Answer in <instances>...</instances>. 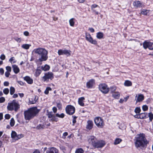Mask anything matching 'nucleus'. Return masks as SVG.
Here are the masks:
<instances>
[{"mask_svg":"<svg viewBox=\"0 0 153 153\" xmlns=\"http://www.w3.org/2000/svg\"><path fill=\"white\" fill-rule=\"evenodd\" d=\"M134 141L135 146L138 149L146 147L147 143L145 134H143L136 135Z\"/></svg>","mask_w":153,"mask_h":153,"instance_id":"obj_1","label":"nucleus"},{"mask_svg":"<svg viewBox=\"0 0 153 153\" xmlns=\"http://www.w3.org/2000/svg\"><path fill=\"white\" fill-rule=\"evenodd\" d=\"M33 52L39 56V61L40 62L46 61L48 59V51L44 48H38L34 49Z\"/></svg>","mask_w":153,"mask_h":153,"instance_id":"obj_2","label":"nucleus"},{"mask_svg":"<svg viewBox=\"0 0 153 153\" xmlns=\"http://www.w3.org/2000/svg\"><path fill=\"white\" fill-rule=\"evenodd\" d=\"M39 111L37 107H34L29 108L24 112L25 119L29 120L33 118Z\"/></svg>","mask_w":153,"mask_h":153,"instance_id":"obj_3","label":"nucleus"},{"mask_svg":"<svg viewBox=\"0 0 153 153\" xmlns=\"http://www.w3.org/2000/svg\"><path fill=\"white\" fill-rule=\"evenodd\" d=\"M20 106L18 102H17L15 100H13L11 102L8 103L7 108L9 111L14 110L16 112L20 108Z\"/></svg>","mask_w":153,"mask_h":153,"instance_id":"obj_4","label":"nucleus"},{"mask_svg":"<svg viewBox=\"0 0 153 153\" xmlns=\"http://www.w3.org/2000/svg\"><path fill=\"white\" fill-rule=\"evenodd\" d=\"M94 123L97 127L102 128L105 125L103 120L100 117H97L94 119Z\"/></svg>","mask_w":153,"mask_h":153,"instance_id":"obj_5","label":"nucleus"},{"mask_svg":"<svg viewBox=\"0 0 153 153\" xmlns=\"http://www.w3.org/2000/svg\"><path fill=\"white\" fill-rule=\"evenodd\" d=\"M53 78V73L48 72L45 74V75L42 77V79L44 82H48L49 79L52 80Z\"/></svg>","mask_w":153,"mask_h":153,"instance_id":"obj_6","label":"nucleus"},{"mask_svg":"<svg viewBox=\"0 0 153 153\" xmlns=\"http://www.w3.org/2000/svg\"><path fill=\"white\" fill-rule=\"evenodd\" d=\"M65 110L67 114L71 115L74 113L75 108L73 106L69 105L66 107Z\"/></svg>","mask_w":153,"mask_h":153,"instance_id":"obj_7","label":"nucleus"},{"mask_svg":"<svg viewBox=\"0 0 153 153\" xmlns=\"http://www.w3.org/2000/svg\"><path fill=\"white\" fill-rule=\"evenodd\" d=\"M99 88L100 90L104 94L107 93L109 91V88H108L107 85L104 84L100 85Z\"/></svg>","mask_w":153,"mask_h":153,"instance_id":"obj_8","label":"nucleus"},{"mask_svg":"<svg viewBox=\"0 0 153 153\" xmlns=\"http://www.w3.org/2000/svg\"><path fill=\"white\" fill-rule=\"evenodd\" d=\"M71 51L67 49H59L58 51V53L59 55H65L67 56L71 55Z\"/></svg>","mask_w":153,"mask_h":153,"instance_id":"obj_9","label":"nucleus"},{"mask_svg":"<svg viewBox=\"0 0 153 153\" xmlns=\"http://www.w3.org/2000/svg\"><path fill=\"white\" fill-rule=\"evenodd\" d=\"M143 45L145 49L148 48L149 50H153V42L145 41L143 43Z\"/></svg>","mask_w":153,"mask_h":153,"instance_id":"obj_10","label":"nucleus"},{"mask_svg":"<svg viewBox=\"0 0 153 153\" xmlns=\"http://www.w3.org/2000/svg\"><path fill=\"white\" fill-rule=\"evenodd\" d=\"M85 38L91 44L94 45L97 44V41L95 40H93L92 38L89 33H86Z\"/></svg>","mask_w":153,"mask_h":153,"instance_id":"obj_11","label":"nucleus"},{"mask_svg":"<svg viewBox=\"0 0 153 153\" xmlns=\"http://www.w3.org/2000/svg\"><path fill=\"white\" fill-rule=\"evenodd\" d=\"M105 145V143L103 140H97L96 143L94 147L97 148H102Z\"/></svg>","mask_w":153,"mask_h":153,"instance_id":"obj_12","label":"nucleus"},{"mask_svg":"<svg viewBox=\"0 0 153 153\" xmlns=\"http://www.w3.org/2000/svg\"><path fill=\"white\" fill-rule=\"evenodd\" d=\"M88 141L93 146L95 145L97 140V138L93 136H91L88 137Z\"/></svg>","mask_w":153,"mask_h":153,"instance_id":"obj_13","label":"nucleus"},{"mask_svg":"<svg viewBox=\"0 0 153 153\" xmlns=\"http://www.w3.org/2000/svg\"><path fill=\"white\" fill-rule=\"evenodd\" d=\"M94 126V123L92 120H89L87 122L86 126V129L88 130H91Z\"/></svg>","mask_w":153,"mask_h":153,"instance_id":"obj_14","label":"nucleus"},{"mask_svg":"<svg viewBox=\"0 0 153 153\" xmlns=\"http://www.w3.org/2000/svg\"><path fill=\"white\" fill-rule=\"evenodd\" d=\"M46 153H59V151L55 147H50L47 150Z\"/></svg>","mask_w":153,"mask_h":153,"instance_id":"obj_15","label":"nucleus"},{"mask_svg":"<svg viewBox=\"0 0 153 153\" xmlns=\"http://www.w3.org/2000/svg\"><path fill=\"white\" fill-rule=\"evenodd\" d=\"M38 97L37 96H32L29 99V102L30 104H34L36 103L38 100Z\"/></svg>","mask_w":153,"mask_h":153,"instance_id":"obj_16","label":"nucleus"},{"mask_svg":"<svg viewBox=\"0 0 153 153\" xmlns=\"http://www.w3.org/2000/svg\"><path fill=\"white\" fill-rule=\"evenodd\" d=\"M136 98L135 100L136 101V103L138 102H140L142 101L144 99V96L143 94H138L137 97V95H136L135 97Z\"/></svg>","mask_w":153,"mask_h":153,"instance_id":"obj_17","label":"nucleus"},{"mask_svg":"<svg viewBox=\"0 0 153 153\" xmlns=\"http://www.w3.org/2000/svg\"><path fill=\"white\" fill-rule=\"evenodd\" d=\"M94 84V80L93 79H91L87 83V87L88 88H92Z\"/></svg>","mask_w":153,"mask_h":153,"instance_id":"obj_18","label":"nucleus"},{"mask_svg":"<svg viewBox=\"0 0 153 153\" xmlns=\"http://www.w3.org/2000/svg\"><path fill=\"white\" fill-rule=\"evenodd\" d=\"M133 5L136 8L141 7L143 6L142 4L139 1H133Z\"/></svg>","mask_w":153,"mask_h":153,"instance_id":"obj_19","label":"nucleus"},{"mask_svg":"<svg viewBox=\"0 0 153 153\" xmlns=\"http://www.w3.org/2000/svg\"><path fill=\"white\" fill-rule=\"evenodd\" d=\"M24 79L29 84H31L33 83V79L29 76H26L25 77Z\"/></svg>","mask_w":153,"mask_h":153,"instance_id":"obj_20","label":"nucleus"},{"mask_svg":"<svg viewBox=\"0 0 153 153\" xmlns=\"http://www.w3.org/2000/svg\"><path fill=\"white\" fill-rule=\"evenodd\" d=\"M12 68L15 74H17L19 72V69L17 65H13Z\"/></svg>","mask_w":153,"mask_h":153,"instance_id":"obj_21","label":"nucleus"},{"mask_svg":"<svg viewBox=\"0 0 153 153\" xmlns=\"http://www.w3.org/2000/svg\"><path fill=\"white\" fill-rule=\"evenodd\" d=\"M112 94V96L113 97L116 99H118L120 96V94L118 92H115Z\"/></svg>","mask_w":153,"mask_h":153,"instance_id":"obj_22","label":"nucleus"},{"mask_svg":"<svg viewBox=\"0 0 153 153\" xmlns=\"http://www.w3.org/2000/svg\"><path fill=\"white\" fill-rule=\"evenodd\" d=\"M85 99L84 97H81L79 98L78 100V103L79 105L82 106H83L84 105V103L83 102V101Z\"/></svg>","mask_w":153,"mask_h":153,"instance_id":"obj_23","label":"nucleus"},{"mask_svg":"<svg viewBox=\"0 0 153 153\" xmlns=\"http://www.w3.org/2000/svg\"><path fill=\"white\" fill-rule=\"evenodd\" d=\"M31 45L30 44H23L22 45V48L26 49L27 50L29 49L30 47L31 46Z\"/></svg>","mask_w":153,"mask_h":153,"instance_id":"obj_24","label":"nucleus"},{"mask_svg":"<svg viewBox=\"0 0 153 153\" xmlns=\"http://www.w3.org/2000/svg\"><path fill=\"white\" fill-rule=\"evenodd\" d=\"M103 33L102 32H99L97 33V37L98 39L103 38Z\"/></svg>","mask_w":153,"mask_h":153,"instance_id":"obj_25","label":"nucleus"},{"mask_svg":"<svg viewBox=\"0 0 153 153\" xmlns=\"http://www.w3.org/2000/svg\"><path fill=\"white\" fill-rule=\"evenodd\" d=\"M41 69L44 71H47L50 69V67L49 65H46L44 66L41 67Z\"/></svg>","mask_w":153,"mask_h":153,"instance_id":"obj_26","label":"nucleus"},{"mask_svg":"<svg viewBox=\"0 0 153 153\" xmlns=\"http://www.w3.org/2000/svg\"><path fill=\"white\" fill-rule=\"evenodd\" d=\"M122 141V139L119 138H117L114 141V144L115 145L118 144L120 143Z\"/></svg>","mask_w":153,"mask_h":153,"instance_id":"obj_27","label":"nucleus"},{"mask_svg":"<svg viewBox=\"0 0 153 153\" xmlns=\"http://www.w3.org/2000/svg\"><path fill=\"white\" fill-rule=\"evenodd\" d=\"M124 84L125 86H129L132 85V83L130 81L126 80L125 81Z\"/></svg>","mask_w":153,"mask_h":153,"instance_id":"obj_28","label":"nucleus"},{"mask_svg":"<svg viewBox=\"0 0 153 153\" xmlns=\"http://www.w3.org/2000/svg\"><path fill=\"white\" fill-rule=\"evenodd\" d=\"M149 10H147L143 9L141 12V13L143 15H146L149 13Z\"/></svg>","mask_w":153,"mask_h":153,"instance_id":"obj_29","label":"nucleus"},{"mask_svg":"<svg viewBox=\"0 0 153 153\" xmlns=\"http://www.w3.org/2000/svg\"><path fill=\"white\" fill-rule=\"evenodd\" d=\"M83 150L81 148H79L76 149L75 153H83Z\"/></svg>","mask_w":153,"mask_h":153,"instance_id":"obj_30","label":"nucleus"},{"mask_svg":"<svg viewBox=\"0 0 153 153\" xmlns=\"http://www.w3.org/2000/svg\"><path fill=\"white\" fill-rule=\"evenodd\" d=\"M117 88L115 86H112L110 88V90L111 91V94L113 93L114 92H115V91L116 90Z\"/></svg>","mask_w":153,"mask_h":153,"instance_id":"obj_31","label":"nucleus"},{"mask_svg":"<svg viewBox=\"0 0 153 153\" xmlns=\"http://www.w3.org/2000/svg\"><path fill=\"white\" fill-rule=\"evenodd\" d=\"M141 117L143 118L141 119H145L148 117V114L146 113H144L140 114Z\"/></svg>","mask_w":153,"mask_h":153,"instance_id":"obj_32","label":"nucleus"},{"mask_svg":"<svg viewBox=\"0 0 153 153\" xmlns=\"http://www.w3.org/2000/svg\"><path fill=\"white\" fill-rule=\"evenodd\" d=\"M15 88L13 87H11L10 88V95H12L15 93Z\"/></svg>","mask_w":153,"mask_h":153,"instance_id":"obj_33","label":"nucleus"},{"mask_svg":"<svg viewBox=\"0 0 153 153\" xmlns=\"http://www.w3.org/2000/svg\"><path fill=\"white\" fill-rule=\"evenodd\" d=\"M17 134L16 132L15 131H12L11 134V137L15 140V138L17 136Z\"/></svg>","mask_w":153,"mask_h":153,"instance_id":"obj_34","label":"nucleus"},{"mask_svg":"<svg viewBox=\"0 0 153 153\" xmlns=\"http://www.w3.org/2000/svg\"><path fill=\"white\" fill-rule=\"evenodd\" d=\"M69 23L70 25L71 26H74V18H71V19L69 21Z\"/></svg>","mask_w":153,"mask_h":153,"instance_id":"obj_35","label":"nucleus"},{"mask_svg":"<svg viewBox=\"0 0 153 153\" xmlns=\"http://www.w3.org/2000/svg\"><path fill=\"white\" fill-rule=\"evenodd\" d=\"M41 69H41V67H38L37 68L36 71V74L39 75L40 74L41 72Z\"/></svg>","mask_w":153,"mask_h":153,"instance_id":"obj_36","label":"nucleus"},{"mask_svg":"<svg viewBox=\"0 0 153 153\" xmlns=\"http://www.w3.org/2000/svg\"><path fill=\"white\" fill-rule=\"evenodd\" d=\"M56 106L59 109H61L62 108V105L60 102H56Z\"/></svg>","mask_w":153,"mask_h":153,"instance_id":"obj_37","label":"nucleus"},{"mask_svg":"<svg viewBox=\"0 0 153 153\" xmlns=\"http://www.w3.org/2000/svg\"><path fill=\"white\" fill-rule=\"evenodd\" d=\"M23 135L22 134H18L17 135V136L15 138V140H18L23 137Z\"/></svg>","mask_w":153,"mask_h":153,"instance_id":"obj_38","label":"nucleus"},{"mask_svg":"<svg viewBox=\"0 0 153 153\" xmlns=\"http://www.w3.org/2000/svg\"><path fill=\"white\" fill-rule=\"evenodd\" d=\"M50 120L52 121H55L56 122H57L58 120V118L56 117V116L54 115Z\"/></svg>","mask_w":153,"mask_h":153,"instance_id":"obj_39","label":"nucleus"},{"mask_svg":"<svg viewBox=\"0 0 153 153\" xmlns=\"http://www.w3.org/2000/svg\"><path fill=\"white\" fill-rule=\"evenodd\" d=\"M97 7H98L99 8H100V7L97 5L96 4H94L91 6V9L93 11H95V8Z\"/></svg>","mask_w":153,"mask_h":153,"instance_id":"obj_40","label":"nucleus"},{"mask_svg":"<svg viewBox=\"0 0 153 153\" xmlns=\"http://www.w3.org/2000/svg\"><path fill=\"white\" fill-rule=\"evenodd\" d=\"M148 117L149 118L150 120L151 121L153 119V114L151 112L149 113Z\"/></svg>","mask_w":153,"mask_h":153,"instance_id":"obj_41","label":"nucleus"},{"mask_svg":"<svg viewBox=\"0 0 153 153\" xmlns=\"http://www.w3.org/2000/svg\"><path fill=\"white\" fill-rule=\"evenodd\" d=\"M3 92L4 94L7 95L9 93V90L8 88H6L3 90Z\"/></svg>","mask_w":153,"mask_h":153,"instance_id":"obj_42","label":"nucleus"},{"mask_svg":"<svg viewBox=\"0 0 153 153\" xmlns=\"http://www.w3.org/2000/svg\"><path fill=\"white\" fill-rule=\"evenodd\" d=\"M15 124V121L13 118L11 119L10 122V125L11 126H13Z\"/></svg>","mask_w":153,"mask_h":153,"instance_id":"obj_43","label":"nucleus"},{"mask_svg":"<svg viewBox=\"0 0 153 153\" xmlns=\"http://www.w3.org/2000/svg\"><path fill=\"white\" fill-rule=\"evenodd\" d=\"M37 128L39 129H43L45 128V126L44 124H40L37 126Z\"/></svg>","mask_w":153,"mask_h":153,"instance_id":"obj_44","label":"nucleus"},{"mask_svg":"<svg viewBox=\"0 0 153 153\" xmlns=\"http://www.w3.org/2000/svg\"><path fill=\"white\" fill-rule=\"evenodd\" d=\"M51 90V88L50 87H47L45 91V93L47 94L49 93V91Z\"/></svg>","mask_w":153,"mask_h":153,"instance_id":"obj_45","label":"nucleus"},{"mask_svg":"<svg viewBox=\"0 0 153 153\" xmlns=\"http://www.w3.org/2000/svg\"><path fill=\"white\" fill-rule=\"evenodd\" d=\"M56 117L61 118H63L65 116V115L63 113H62L60 114H56Z\"/></svg>","mask_w":153,"mask_h":153,"instance_id":"obj_46","label":"nucleus"},{"mask_svg":"<svg viewBox=\"0 0 153 153\" xmlns=\"http://www.w3.org/2000/svg\"><path fill=\"white\" fill-rule=\"evenodd\" d=\"M134 111L137 114H139L140 111V108L137 107L135 108Z\"/></svg>","mask_w":153,"mask_h":153,"instance_id":"obj_47","label":"nucleus"},{"mask_svg":"<svg viewBox=\"0 0 153 153\" xmlns=\"http://www.w3.org/2000/svg\"><path fill=\"white\" fill-rule=\"evenodd\" d=\"M142 108L144 111H146L148 109V107L146 105H144L142 107Z\"/></svg>","mask_w":153,"mask_h":153,"instance_id":"obj_48","label":"nucleus"},{"mask_svg":"<svg viewBox=\"0 0 153 153\" xmlns=\"http://www.w3.org/2000/svg\"><path fill=\"white\" fill-rule=\"evenodd\" d=\"M14 39L18 42H20L21 41V38H19L17 37L15 38Z\"/></svg>","mask_w":153,"mask_h":153,"instance_id":"obj_49","label":"nucleus"},{"mask_svg":"<svg viewBox=\"0 0 153 153\" xmlns=\"http://www.w3.org/2000/svg\"><path fill=\"white\" fill-rule=\"evenodd\" d=\"M6 69L7 70V71H8L9 72H10L11 71V67L9 66H7L6 68Z\"/></svg>","mask_w":153,"mask_h":153,"instance_id":"obj_50","label":"nucleus"},{"mask_svg":"<svg viewBox=\"0 0 153 153\" xmlns=\"http://www.w3.org/2000/svg\"><path fill=\"white\" fill-rule=\"evenodd\" d=\"M134 117L135 118H138V119H139V118L141 119V118H143V117H141L140 114H136V115H134Z\"/></svg>","mask_w":153,"mask_h":153,"instance_id":"obj_51","label":"nucleus"},{"mask_svg":"<svg viewBox=\"0 0 153 153\" xmlns=\"http://www.w3.org/2000/svg\"><path fill=\"white\" fill-rule=\"evenodd\" d=\"M5 100V99L4 97H2L0 98V103H2Z\"/></svg>","mask_w":153,"mask_h":153,"instance_id":"obj_52","label":"nucleus"},{"mask_svg":"<svg viewBox=\"0 0 153 153\" xmlns=\"http://www.w3.org/2000/svg\"><path fill=\"white\" fill-rule=\"evenodd\" d=\"M0 58L2 60H4L5 58V56L3 54H1L0 57Z\"/></svg>","mask_w":153,"mask_h":153,"instance_id":"obj_53","label":"nucleus"},{"mask_svg":"<svg viewBox=\"0 0 153 153\" xmlns=\"http://www.w3.org/2000/svg\"><path fill=\"white\" fill-rule=\"evenodd\" d=\"M10 72H9L8 71H6L5 72V75L6 77H8L9 76L10 74Z\"/></svg>","mask_w":153,"mask_h":153,"instance_id":"obj_54","label":"nucleus"},{"mask_svg":"<svg viewBox=\"0 0 153 153\" xmlns=\"http://www.w3.org/2000/svg\"><path fill=\"white\" fill-rule=\"evenodd\" d=\"M5 117L6 119H9L10 118V116L8 114H6L5 116Z\"/></svg>","mask_w":153,"mask_h":153,"instance_id":"obj_55","label":"nucleus"},{"mask_svg":"<svg viewBox=\"0 0 153 153\" xmlns=\"http://www.w3.org/2000/svg\"><path fill=\"white\" fill-rule=\"evenodd\" d=\"M76 117H77L76 116L73 117V125L76 122Z\"/></svg>","mask_w":153,"mask_h":153,"instance_id":"obj_56","label":"nucleus"},{"mask_svg":"<svg viewBox=\"0 0 153 153\" xmlns=\"http://www.w3.org/2000/svg\"><path fill=\"white\" fill-rule=\"evenodd\" d=\"M53 115L52 114V112H49L48 114V117L50 118H51Z\"/></svg>","mask_w":153,"mask_h":153,"instance_id":"obj_57","label":"nucleus"},{"mask_svg":"<svg viewBox=\"0 0 153 153\" xmlns=\"http://www.w3.org/2000/svg\"><path fill=\"white\" fill-rule=\"evenodd\" d=\"M4 71L3 68H0V73H1V75H3L4 73Z\"/></svg>","mask_w":153,"mask_h":153,"instance_id":"obj_58","label":"nucleus"},{"mask_svg":"<svg viewBox=\"0 0 153 153\" xmlns=\"http://www.w3.org/2000/svg\"><path fill=\"white\" fill-rule=\"evenodd\" d=\"M17 82V83L19 84H20V85L22 86L24 85V83L20 81H18Z\"/></svg>","mask_w":153,"mask_h":153,"instance_id":"obj_59","label":"nucleus"},{"mask_svg":"<svg viewBox=\"0 0 153 153\" xmlns=\"http://www.w3.org/2000/svg\"><path fill=\"white\" fill-rule=\"evenodd\" d=\"M9 85V83L8 82L6 81L4 82V85L5 86H8Z\"/></svg>","mask_w":153,"mask_h":153,"instance_id":"obj_60","label":"nucleus"},{"mask_svg":"<svg viewBox=\"0 0 153 153\" xmlns=\"http://www.w3.org/2000/svg\"><path fill=\"white\" fill-rule=\"evenodd\" d=\"M52 109H53V111L54 113H56V112L57 109V108L56 107H53V108Z\"/></svg>","mask_w":153,"mask_h":153,"instance_id":"obj_61","label":"nucleus"},{"mask_svg":"<svg viewBox=\"0 0 153 153\" xmlns=\"http://www.w3.org/2000/svg\"><path fill=\"white\" fill-rule=\"evenodd\" d=\"M24 34L26 36H27L29 35V33L27 31H26L24 32Z\"/></svg>","mask_w":153,"mask_h":153,"instance_id":"obj_62","label":"nucleus"},{"mask_svg":"<svg viewBox=\"0 0 153 153\" xmlns=\"http://www.w3.org/2000/svg\"><path fill=\"white\" fill-rule=\"evenodd\" d=\"M14 57H12L9 60V61L10 62H11V63H12V62L13 61H14Z\"/></svg>","mask_w":153,"mask_h":153,"instance_id":"obj_63","label":"nucleus"},{"mask_svg":"<svg viewBox=\"0 0 153 153\" xmlns=\"http://www.w3.org/2000/svg\"><path fill=\"white\" fill-rule=\"evenodd\" d=\"M89 30L92 33H93L94 31V29L92 27L89 28Z\"/></svg>","mask_w":153,"mask_h":153,"instance_id":"obj_64","label":"nucleus"}]
</instances>
